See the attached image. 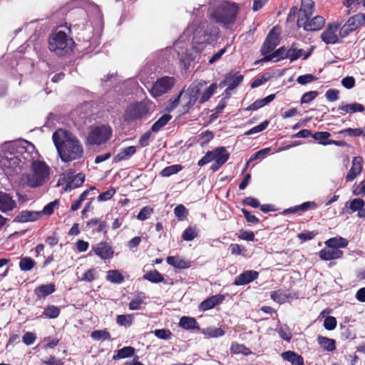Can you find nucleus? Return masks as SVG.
Wrapping results in <instances>:
<instances>
[{"instance_id": "33", "label": "nucleus", "mask_w": 365, "mask_h": 365, "mask_svg": "<svg viewBox=\"0 0 365 365\" xmlns=\"http://www.w3.org/2000/svg\"><path fill=\"white\" fill-rule=\"evenodd\" d=\"M271 298L279 304L285 303L289 298H293L290 293H287L283 289L273 291L270 294Z\"/></svg>"}, {"instance_id": "7", "label": "nucleus", "mask_w": 365, "mask_h": 365, "mask_svg": "<svg viewBox=\"0 0 365 365\" xmlns=\"http://www.w3.org/2000/svg\"><path fill=\"white\" fill-rule=\"evenodd\" d=\"M113 130L108 125L93 127L88 132L85 144L87 145H101L106 143L112 136Z\"/></svg>"}, {"instance_id": "8", "label": "nucleus", "mask_w": 365, "mask_h": 365, "mask_svg": "<svg viewBox=\"0 0 365 365\" xmlns=\"http://www.w3.org/2000/svg\"><path fill=\"white\" fill-rule=\"evenodd\" d=\"M314 11V3L312 0H302L300 9L298 10L296 6L290 9V12L287 17V20L290 21L294 19V16L297 14V21L302 24V21L307 19L311 18Z\"/></svg>"}, {"instance_id": "15", "label": "nucleus", "mask_w": 365, "mask_h": 365, "mask_svg": "<svg viewBox=\"0 0 365 365\" xmlns=\"http://www.w3.org/2000/svg\"><path fill=\"white\" fill-rule=\"evenodd\" d=\"M339 25L329 24L327 29L322 33L321 38L327 44H335L339 42L337 32Z\"/></svg>"}, {"instance_id": "22", "label": "nucleus", "mask_w": 365, "mask_h": 365, "mask_svg": "<svg viewBox=\"0 0 365 365\" xmlns=\"http://www.w3.org/2000/svg\"><path fill=\"white\" fill-rule=\"evenodd\" d=\"M338 110L341 115H344L346 113L352 114L357 112L361 113L364 110V106L359 103L349 104L342 102L338 107Z\"/></svg>"}, {"instance_id": "23", "label": "nucleus", "mask_w": 365, "mask_h": 365, "mask_svg": "<svg viewBox=\"0 0 365 365\" xmlns=\"http://www.w3.org/2000/svg\"><path fill=\"white\" fill-rule=\"evenodd\" d=\"M343 256V252L339 249L328 248L319 251V257L320 259L329 261L339 259Z\"/></svg>"}, {"instance_id": "59", "label": "nucleus", "mask_w": 365, "mask_h": 365, "mask_svg": "<svg viewBox=\"0 0 365 365\" xmlns=\"http://www.w3.org/2000/svg\"><path fill=\"white\" fill-rule=\"evenodd\" d=\"M365 202L361 198H355L350 202L349 208L352 212H359L364 207Z\"/></svg>"}, {"instance_id": "27", "label": "nucleus", "mask_w": 365, "mask_h": 365, "mask_svg": "<svg viewBox=\"0 0 365 365\" xmlns=\"http://www.w3.org/2000/svg\"><path fill=\"white\" fill-rule=\"evenodd\" d=\"M274 58H276V60H274L275 61H278L281 59L289 58L288 49L287 50L284 47H281L275 51H273L271 54L264 56L261 59V61H269Z\"/></svg>"}, {"instance_id": "6", "label": "nucleus", "mask_w": 365, "mask_h": 365, "mask_svg": "<svg viewBox=\"0 0 365 365\" xmlns=\"http://www.w3.org/2000/svg\"><path fill=\"white\" fill-rule=\"evenodd\" d=\"M204 83L201 82L192 83L185 91H182L178 96L172 101V108H175L180 103H182L184 111L189 109L199 100V93Z\"/></svg>"}, {"instance_id": "58", "label": "nucleus", "mask_w": 365, "mask_h": 365, "mask_svg": "<svg viewBox=\"0 0 365 365\" xmlns=\"http://www.w3.org/2000/svg\"><path fill=\"white\" fill-rule=\"evenodd\" d=\"M154 335L161 339L168 340L172 336V332L169 329H160L154 331Z\"/></svg>"}, {"instance_id": "24", "label": "nucleus", "mask_w": 365, "mask_h": 365, "mask_svg": "<svg viewBox=\"0 0 365 365\" xmlns=\"http://www.w3.org/2000/svg\"><path fill=\"white\" fill-rule=\"evenodd\" d=\"M88 17L91 24H94L96 26H101L103 23V15L99 7L93 4L90 6L88 11Z\"/></svg>"}, {"instance_id": "25", "label": "nucleus", "mask_w": 365, "mask_h": 365, "mask_svg": "<svg viewBox=\"0 0 365 365\" xmlns=\"http://www.w3.org/2000/svg\"><path fill=\"white\" fill-rule=\"evenodd\" d=\"M213 160L224 165L230 158V153L225 147H218L212 150Z\"/></svg>"}, {"instance_id": "32", "label": "nucleus", "mask_w": 365, "mask_h": 365, "mask_svg": "<svg viewBox=\"0 0 365 365\" xmlns=\"http://www.w3.org/2000/svg\"><path fill=\"white\" fill-rule=\"evenodd\" d=\"M275 98V94H270L268 96L256 100L253 103L248 106L246 110H257L260 108H262L265 105L269 103Z\"/></svg>"}, {"instance_id": "9", "label": "nucleus", "mask_w": 365, "mask_h": 365, "mask_svg": "<svg viewBox=\"0 0 365 365\" xmlns=\"http://www.w3.org/2000/svg\"><path fill=\"white\" fill-rule=\"evenodd\" d=\"M176 81L172 76H163L158 78L150 89L151 96L154 98L161 96L169 92L174 86Z\"/></svg>"}, {"instance_id": "38", "label": "nucleus", "mask_w": 365, "mask_h": 365, "mask_svg": "<svg viewBox=\"0 0 365 365\" xmlns=\"http://www.w3.org/2000/svg\"><path fill=\"white\" fill-rule=\"evenodd\" d=\"M317 342L325 350L331 351L335 349V341L325 336H319L317 337Z\"/></svg>"}, {"instance_id": "61", "label": "nucleus", "mask_w": 365, "mask_h": 365, "mask_svg": "<svg viewBox=\"0 0 365 365\" xmlns=\"http://www.w3.org/2000/svg\"><path fill=\"white\" fill-rule=\"evenodd\" d=\"M271 149L269 148H266L262 149L256 153H255L250 158V161H253L257 159H263L269 153Z\"/></svg>"}, {"instance_id": "54", "label": "nucleus", "mask_w": 365, "mask_h": 365, "mask_svg": "<svg viewBox=\"0 0 365 365\" xmlns=\"http://www.w3.org/2000/svg\"><path fill=\"white\" fill-rule=\"evenodd\" d=\"M97 274H98L97 268L89 269L83 274L81 280L87 282H91L96 278Z\"/></svg>"}, {"instance_id": "30", "label": "nucleus", "mask_w": 365, "mask_h": 365, "mask_svg": "<svg viewBox=\"0 0 365 365\" xmlns=\"http://www.w3.org/2000/svg\"><path fill=\"white\" fill-rule=\"evenodd\" d=\"M348 240L342 237H335L327 240L325 242V245L327 248H345L348 245Z\"/></svg>"}, {"instance_id": "56", "label": "nucleus", "mask_w": 365, "mask_h": 365, "mask_svg": "<svg viewBox=\"0 0 365 365\" xmlns=\"http://www.w3.org/2000/svg\"><path fill=\"white\" fill-rule=\"evenodd\" d=\"M197 232L195 227H189L185 230L182 237L185 241H191L197 237Z\"/></svg>"}, {"instance_id": "11", "label": "nucleus", "mask_w": 365, "mask_h": 365, "mask_svg": "<svg viewBox=\"0 0 365 365\" xmlns=\"http://www.w3.org/2000/svg\"><path fill=\"white\" fill-rule=\"evenodd\" d=\"M148 112L146 106L142 103H136L130 105L125 110L123 115L124 120L127 122L141 118Z\"/></svg>"}, {"instance_id": "51", "label": "nucleus", "mask_w": 365, "mask_h": 365, "mask_svg": "<svg viewBox=\"0 0 365 365\" xmlns=\"http://www.w3.org/2000/svg\"><path fill=\"white\" fill-rule=\"evenodd\" d=\"M35 265V262L30 257H24L19 262V267L22 271H29Z\"/></svg>"}, {"instance_id": "17", "label": "nucleus", "mask_w": 365, "mask_h": 365, "mask_svg": "<svg viewBox=\"0 0 365 365\" xmlns=\"http://www.w3.org/2000/svg\"><path fill=\"white\" fill-rule=\"evenodd\" d=\"M41 213L38 211L23 210L15 217L14 222L21 223L35 222L41 218Z\"/></svg>"}, {"instance_id": "50", "label": "nucleus", "mask_w": 365, "mask_h": 365, "mask_svg": "<svg viewBox=\"0 0 365 365\" xmlns=\"http://www.w3.org/2000/svg\"><path fill=\"white\" fill-rule=\"evenodd\" d=\"M58 200H55L54 201L47 204L41 211H38L39 212H41V217H42L43 215H51V214H53L54 210L58 207Z\"/></svg>"}, {"instance_id": "1", "label": "nucleus", "mask_w": 365, "mask_h": 365, "mask_svg": "<svg viewBox=\"0 0 365 365\" xmlns=\"http://www.w3.org/2000/svg\"><path fill=\"white\" fill-rule=\"evenodd\" d=\"M38 157L35 146L26 140L6 142L0 147V168L7 176H15L30 165L21 181L31 188L39 187L49 180L50 168Z\"/></svg>"}, {"instance_id": "36", "label": "nucleus", "mask_w": 365, "mask_h": 365, "mask_svg": "<svg viewBox=\"0 0 365 365\" xmlns=\"http://www.w3.org/2000/svg\"><path fill=\"white\" fill-rule=\"evenodd\" d=\"M179 326L185 329H200L196 319L189 317H182L179 322Z\"/></svg>"}, {"instance_id": "4", "label": "nucleus", "mask_w": 365, "mask_h": 365, "mask_svg": "<svg viewBox=\"0 0 365 365\" xmlns=\"http://www.w3.org/2000/svg\"><path fill=\"white\" fill-rule=\"evenodd\" d=\"M74 46V41L62 30L57 29L52 33L48 39V48L57 56H65L69 53Z\"/></svg>"}, {"instance_id": "26", "label": "nucleus", "mask_w": 365, "mask_h": 365, "mask_svg": "<svg viewBox=\"0 0 365 365\" xmlns=\"http://www.w3.org/2000/svg\"><path fill=\"white\" fill-rule=\"evenodd\" d=\"M312 51V48L305 53L303 49H297L295 47V44L293 43L288 49V57L290 61H296L300 57H302L303 59H307L311 55Z\"/></svg>"}, {"instance_id": "31", "label": "nucleus", "mask_w": 365, "mask_h": 365, "mask_svg": "<svg viewBox=\"0 0 365 365\" xmlns=\"http://www.w3.org/2000/svg\"><path fill=\"white\" fill-rule=\"evenodd\" d=\"M147 297L143 292H138L129 303V309L130 310H138L143 304H145V302Z\"/></svg>"}, {"instance_id": "18", "label": "nucleus", "mask_w": 365, "mask_h": 365, "mask_svg": "<svg viewBox=\"0 0 365 365\" xmlns=\"http://www.w3.org/2000/svg\"><path fill=\"white\" fill-rule=\"evenodd\" d=\"M259 273L255 270H247L237 276L234 281L236 286L247 284L257 279Z\"/></svg>"}, {"instance_id": "63", "label": "nucleus", "mask_w": 365, "mask_h": 365, "mask_svg": "<svg viewBox=\"0 0 365 365\" xmlns=\"http://www.w3.org/2000/svg\"><path fill=\"white\" fill-rule=\"evenodd\" d=\"M324 327L327 330H333L336 327V319L334 317L329 316L324 321Z\"/></svg>"}, {"instance_id": "2", "label": "nucleus", "mask_w": 365, "mask_h": 365, "mask_svg": "<svg viewBox=\"0 0 365 365\" xmlns=\"http://www.w3.org/2000/svg\"><path fill=\"white\" fill-rule=\"evenodd\" d=\"M192 34V49L199 53L205 47L216 41L219 34V29L213 24L203 21L198 24L189 25L183 35L173 44V50L177 53L178 57L185 65L195 58L193 53H188L184 41L185 36Z\"/></svg>"}, {"instance_id": "35", "label": "nucleus", "mask_w": 365, "mask_h": 365, "mask_svg": "<svg viewBox=\"0 0 365 365\" xmlns=\"http://www.w3.org/2000/svg\"><path fill=\"white\" fill-rule=\"evenodd\" d=\"M136 152V148L135 146H128L120 150L115 156V161L120 162L125 160L133 156Z\"/></svg>"}, {"instance_id": "60", "label": "nucleus", "mask_w": 365, "mask_h": 365, "mask_svg": "<svg viewBox=\"0 0 365 365\" xmlns=\"http://www.w3.org/2000/svg\"><path fill=\"white\" fill-rule=\"evenodd\" d=\"M153 210L148 206L143 207L137 215V218L140 220H145L150 217Z\"/></svg>"}, {"instance_id": "52", "label": "nucleus", "mask_w": 365, "mask_h": 365, "mask_svg": "<svg viewBox=\"0 0 365 365\" xmlns=\"http://www.w3.org/2000/svg\"><path fill=\"white\" fill-rule=\"evenodd\" d=\"M269 121L266 120L261 123L260 124L257 125V126L253 127L252 128L250 129L247 132L245 133V135H251L259 132L263 131L265 130L267 126L269 125Z\"/></svg>"}, {"instance_id": "46", "label": "nucleus", "mask_w": 365, "mask_h": 365, "mask_svg": "<svg viewBox=\"0 0 365 365\" xmlns=\"http://www.w3.org/2000/svg\"><path fill=\"white\" fill-rule=\"evenodd\" d=\"M217 88L216 83H212L199 96V103H204L207 101L211 96L214 94Z\"/></svg>"}, {"instance_id": "19", "label": "nucleus", "mask_w": 365, "mask_h": 365, "mask_svg": "<svg viewBox=\"0 0 365 365\" xmlns=\"http://www.w3.org/2000/svg\"><path fill=\"white\" fill-rule=\"evenodd\" d=\"M66 175L68 182L65 187L66 191H70L73 189L80 187L85 180V175L82 173H78L74 175L73 172L69 171Z\"/></svg>"}, {"instance_id": "48", "label": "nucleus", "mask_w": 365, "mask_h": 365, "mask_svg": "<svg viewBox=\"0 0 365 365\" xmlns=\"http://www.w3.org/2000/svg\"><path fill=\"white\" fill-rule=\"evenodd\" d=\"M133 320L132 314H121L118 315L116 317V322L118 325L128 327H130Z\"/></svg>"}, {"instance_id": "37", "label": "nucleus", "mask_w": 365, "mask_h": 365, "mask_svg": "<svg viewBox=\"0 0 365 365\" xmlns=\"http://www.w3.org/2000/svg\"><path fill=\"white\" fill-rule=\"evenodd\" d=\"M135 354V349L132 346H124L115 351L113 356V360H118L121 359L131 357Z\"/></svg>"}, {"instance_id": "64", "label": "nucleus", "mask_w": 365, "mask_h": 365, "mask_svg": "<svg viewBox=\"0 0 365 365\" xmlns=\"http://www.w3.org/2000/svg\"><path fill=\"white\" fill-rule=\"evenodd\" d=\"M318 95L317 91H309L302 95L301 103H309L313 101Z\"/></svg>"}, {"instance_id": "53", "label": "nucleus", "mask_w": 365, "mask_h": 365, "mask_svg": "<svg viewBox=\"0 0 365 365\" xmlns=\"http://www.w3.org/2000/svg\"><path fill=\"white\" fill-rule=\"evenodd\" d=\"M277 332L280 337L287 341H289L292 338V331L287 325H281L277 329Z\"/></svg>"}, {"instance_id": "29", "label": "nucleus", "mask_w": 365, "mask_h": 365, "mask_svg": "<svg viewBox=\"0 0 365 365\" xmlns=\"http://www.w3.org/2000/svg\"><path fill=\"white\" fill-rule=\"evenodd\" d=\"M282 358L290 362L292 365H304V359L302 356L292 351H287L281 354Z\"/></svg>"}, {"instance_id": "49", "label": "nucleus", "mask_w": 365, "mask_h": 365, "mask_svg": "<svg viewBox=\"0 0 365 365\" xmlns=\"http://www.w3.org/2000/svg\"><path fill=\"white\" fill-rule=\"evenodd\" d=\"M180 165H172L162 170L160 175L163 177H170L173 174H176L182 170Z\"/></svg>"}, {"instance_id": "5", "label": "nucleus", "mask_w": 365, "mask_h": 365, "mask_svg": "<svg viewBox=\"0 0 365 365\" xmlns=\"http://www.w3.org/2000/svg\"><path fill=\"white\" fill-rule=\"evenodd\" d=\"M237 11L238 6L235 3L223 1L210 11V16L217 23L227 26L235 22Z\"/></svg>"}, {"instance_id": "62", "label": "nucleus", "mask_w": 365, "mask_h": 365, "mask_svg": "<svg viewBox=\"0 0 365 365\" xmlns=\"http://www.w3.org/2000/svg\"><path fill=\"white\" fill-rule=\"evenodd\" d=\"M115 194V190L113 187L109 188L106 192L101 193L98 196V201H106L110 200Z\"/></svg>"}, {"instance_id": "47", "label": "nucleus", "mask_w": 365, "mask_h": 365, "mask_svg": "<svg viewBox=\"0 0 365 365\" xmlns=\"http://www.w3.org/2000/svg\"><path fill=\"white\" fill-rule=\"evenodd\" d=\"M91 337L96 341L98 340H111L110 333L106 330H95L91 332Z\"/></svg>"}, {"instance_id": "10", "label": "nucleus", "mask_w": 365, "mask_h": 365, "mask_svg": "<svg viewBox=\"0 0 365 365\" xmlns=\"http://www.w3.org/2000/svg\"><path fill=\"white\" fill-rule=\"evenodd\" d=\"M365 23V16L359 13L350 17L346 24L340 29L339 34L341 37L348 36L352 31L356 30Z\"/></svg>"}, {"instance_id": "39", "label": "nucleus", "mask_w": 365, "mask_h": 365, "mask_svg": "<svg viewBox=\"0 0 365 365\" xmlns=\"http://www.w3.org/2000/svg\"><path fill=\"white\" fill-rule=\"evenodd\" d=\"M230 351L235 354H242L244 356H248L252 354L250 349L244 344L237 342H232L230 346Z\"/></svg>"}, {"instance_id": "41", "label": "nucleus", "mask_w": 365, "mask_h": 365, "mask_svg": "<svg viewBox=\"0 0 365 365\" xmlns=\"http://www.w3.org/2000/svg\"><path fill=\"white\" fill-rule=\"evenodd\" d=\"M202 333L210 338H217L225 334V331L220 327H210L202 330Z\"/></svg>"}, {"instance_id": "13", "label": "nucleus", "mask_w": 365, "mask_h": 365, "mask_svg": "<svg viewBox=\"0 0 365 365\" xmlns=\"http://www.w3.org/2000/svg\"><path fill=\"white\" fill-rule=\"evenodd\" d=\"M325 19L321 16H316L312 19L307 18L302 21H297L298 27H302L305 31H314L321 29L324 25Z\"/></svg>"}, {"instance_id": "34", "label": "nucleus", "mask_w": 365, "mask_h": 365, "mask_svg": "<svg viewBox=\"0 0 365 365\" xmlns=\"http://www.w3.org/2000/svg\"><path fill=\"white\" fill-rule=\"evenodd\" d=\"M55 292L53 284H43L36 287L34 290L36 296L38 298L46 297Z\"/></svg>"}, {"instance_id": "45", "label": "nucleus", "mask_w": 365, "mask_h": 365, "mask_svg": "<svg viewBox=\"0 0 365 365\" xmlns=\"http://www.w3.org/2000/svg\"><path fill=\"white\" fill-rule=\"evenodd\" d=\"M330 136V133L328 132H317L314 134L312 135V138L316 140H319L321 144L323 145H328V144H338L334 140H328L326 141L329 137Z\"/></svg>"}, {"instance_id": "12", "label": "nucleus", "mask_w": 365, "mask_h": 365, "mask_svg": "<svg viewBox=\"0 0 365 365\" xmlns=\"http://www.w3.org/2000/svg\"><path fill=\"white\" fill-rule=\"evenodd\" d=\"M91 250L96 256L104 260L113 258L114 255L112 246L103 241L92 245Z\"/></svg>"}, {"instance_id": "43", "label": "nucleus", "mask_w": 365, "mask_h": 365, "mask_svg": "<svg viewBox=\"0 0 365 365\" xmlns=\"http://www.w3.org/2000/svg\"><path fill=\"white\" fill-rule=\"evenodd\" d=\"M59 314L60 309L54 305H49L44 309L41 317L55 319L59 316Z\"/></svg>"}, {"instance_id": "21", "label": "nucleus", "mask_w": 365, "mask_h": 365, "mask_svg": "<svg viewBox=\"0 0 365 365\" xmlns=\"http://www.w3.org/2000/svg\"><path fill=\"white\" fill-rule=\"evenodd\" d=\"M225 300V296L222 294H216L211 296L202 301L199 308L202 311H207L214 308L216 305L221 304Z\"/></svg>"}, {"instance_id": "57", "label": "nucleus", "mask_w": 365, "mask_h": 365, "mask_svg": "<svg viewBox=\"0 0 365 365\" xmlns=\"http://www.w3.org/2000/svg\"><path fill=\"white\" fill-rule=\"evenodd\" d=\"M341 134L344 135H349V136H360V135H365L364 131L361 128H346L340 132Z\"/></svg>"}, {"instance_id": "14", "label": "nucleus", "mask_w": 365, "mask_h": 365, "mask_svg": "<svg viewBox=\"0 0 365 365\" xmlns=\"http://www.w3.org/2000/svg\"><path fill=\"white\" fill-rule=\"evenodd\" d=\"M279 43L278 35L274 33V29H272L267 36L265 41L264 42L261 52L263 55L267 56L271 54L274 48Z\"/></svg>"}, {"instance_id": "44", "label": "nucleus", "mask_w": 365, "mask_h": 365, "mask_svg": "<svg viewBox=\"0 0 365 365\" xmlns=\"http://www.w3.org/2000/svg\"><path fill=\"white\" fill-rule=\"evenodd\" d=\"M143 278L153 283H159L164 280L163 275L157 270L148 272L144 274Z\"/></svg>"}, {"instance_id": "40", "label": "nucleus", "mask_w": 365, "mask_h": 365, "mask_svg": "<svg viewBox=\"0 0 365 365\" xmlns=\"http://www.w3.org/2000/svg\"><path fill=\"white\" fill-rule=\"evenodd\" d=\"M172 118L170 114L163 115L151 127V131L154 133L158 132L163 128Z\"/></svg>"}, {"instance_id": "16", "label": "nucleus", "mask_w": 365, "mask_h": 365, "mask_svg": "<svg viewBox=\"0 0 365 365\" xmlns=\"http://www.w3.org/2000/svg\"><path fill=\"white\" fill-rule=\"evenodd\" d=\"M244 76L241 74H237V73H227L224 80L220 83V87L223 88L225 86H227V89L225 90L226 93H228L230 91L233 90L236 87L239 86V84L242 81Z\"/></svg>"}, {"instance_id": "28", "label": "nucleus", "mask_w": 365, "mask_h": 365, "mask_svg": "<svg viewBox=\"0 0 365 365\" xmlns=\"http://www.w3.org/2000/svg\"><path fill=\"white\" fill-rule=\"evenodd\" d=\"M168 264L177 269H187L190 267V262L178 256H169L166 258Z\"/></svg>"}, {"instance_id": "3", "label": "nucleus", "mask_w": 365, "mask_h": 365, "mask_svg": "<svg viewBox=\"0 0 365 365\" xmlns=\"http://www.w3.org/2000/svg\"><path fill=\"white\" fill-rule=\"evenodd\" d=\"M52 139L63 162L69 163L83 158V145L71 132L61 128L58 129L53 133Z\"/></svg>"}, {"instance_id": "55", "label": "nucleus", "mask_w": 365, "mask_h": 365, "mask_svg": "<svg viewBox=\"0 0 365 365\" xmlns=\"http://www.w3.org/2000/svg\"><path fill=\"white\" fill-rule=\"evenodd\" d=\"M174 214L179 220H183L184 219L186 218L188 212L185 207L183 205L180 204L177 205L174 209Z\"/></svg>"}, {"instance_id": "20", "label": "nucleus", "mask_w": 365, "mask_h": 365, "mask_svg": "<svg viewBox=\"0 0 365 365\" xmlns=\"http://www.w3.org/2000/svg\"><path fill=\"white\" fill-rule=\"evenodd\" d=\"M16 207V202L10 194L0 192V211L7 212Z\"/></svg>"}, {"instance_id": "42", "label": "nucleus", "mask_w": 365, "mask_h": 365, "mask_svg": "<svg viewBox=\"0 0 365 365\" xmlns=\"http://www.w3.org/2000/svg\"><path fill=\"white\" fill-rule=\"evenodd\" d=\"M106 279L112 283L120 284L123 282L124 277L118 270L113 269L107 272Z\"/></svg>"}]
</instances>
